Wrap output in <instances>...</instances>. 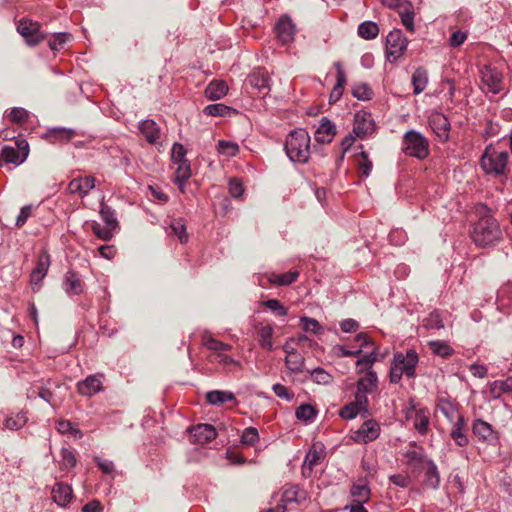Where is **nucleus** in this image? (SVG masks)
I'll use <instances>...</instances> for the list:
<instances>
[{"mask_svg":"<svg viewBox=\"0 0 512 512\" xmlns=\"http://www.w3.org/2000/svg\"><path fill=\"white\" fill-rule=\"evenodd\" d=\"M471 237L478 247L485 248L496 245L502 239V232L497 220L485 215L474 224Z\"/></svg>","mask_w":512,"mask_h":512,"instance_id":"obj_1","label":"nucleus"},{"mask_svg":"<svg viewBox=\"0 0 512 512\" xmlns=\"http://www.w3.org/2000/svg\"><path fill=\"white\" fill-rule=\"evenodd\" d=\"M288 158L295 163L304 164L310 158V136L304 129L291 131L284 145Z\"/></svg>","mask_w":512,"mask_h":512,"instance_id":"obj_2","label":"nucleus"},{"mask_svg":"<svg viewBox=\"0 0 512 512\" xmlns=\"http://www.w3.org/2000/svg\"><path fill=\"white\" fill-rule=\"evenodd\" d=\"M509 155L506 151H497L489 144L480 157V167L486 175L506 176Z\"/></svg>","mask_w":512,"mask_h":512,"instance_id":"obj_3","label":"nucleus"},{"mask_svg":"<svg viewBox=\"0 0 512 512\" xmlns=\"http://www.w3.org/2000/svg\"><path fill=\"white\" fill-rule=\"evenodd\" d=\"M418 360V354L414 350H408L405 354H394L389 374L390 382L398 383L403 375L408 378L415 377Z\"/></svg>","mask_w":512,"mask_h":512,"instance_id":"obj_4","label":"nucleus"},{"mask_svg":"<svg viewBox=\"0 0 512 512\" xmlns=\"http://www.w3.org/2000/svg\"><path fill=\"white\" fill-rule=\"evenodd\" d=\"M403 151L409 156L425 159L429 154L428 140L420 132L409 130L403 136Z\"/></svg>","mask_w":512,"mask_h":512,"instance_id":"obj_5","label":"nucleus"},{"mask_svg":"<svg viewBox=\"0 0 512 512\" xmlns=\"http://www.w3.org/2000/svg\"><path fill=\"white\" fill-rule=\"evenodd\" d=\"M408 40L400 29L392 30L386 38V58L389 62L398 60L407 49Z\"/></svg>","mask_w":512,"mask_h":512,"instance_id":"obj_6","label":"nucleus"},{"mask_svg":"<svg viewBox=\"0 0 512 512\" xmlns=\"http://www.w3.org/2000/svg\"><path fill=\"white\" fill-rule=\"evenodd\" d=\"M481 84L483 89L493 94H498L503 89V74L490 65L480 69Z\"/></svg>","mask_w":512,"mask_h":512,"instance_id":"obj_7","label":"nucleus"},{"mask_svg":"<svg viewBox=\"0 0 512 512\" xmlns=\"http://www.w3.org/2000/svg\"><path fill=\"white\" fill-rule=\"evenodd\" d=\"M380 435V425L373 419L365 421L356 430L352 436V439L356 443L367 444L376 440Z\"/></svg>","mask_w":512,"mask_h":512,"instance_id":"obj_8","label":"nucleus"},{"mask_svg":"<svg viewBox=\"0 0 512 512\" xmlns=\"http://www.w3.org/2000/svg\"><path fill=\"white\" fill-rule=\"evenodd\" d=\"M103 379L104 375L101 373L89 375L77 383L78 393L85 397H93L104 389Z\"/></svg>","mask_w":512,"mask_h":512,"instance_id":"obj_9","label":"nucleus"},{"mask_svg":"<svg viewBox=\"0 0 512 512\" xmlns=\"http://www.w3.org/2000/svg\"><path fill=\"white\" fill-rule=\"evenodd\" d=\"M429 125L436 134L439 141L445 143L449 139L450 122L448 118L440 112H434L429 117Z\"/></svg>","mask_w":512,"mask_h":512,"instance_id":"obj_10","label":"nucleus"},{"mask_svg":"<svg viewBox=\"0 0 512 512\" xmlns=\"http://www.w3.org/2000/svg\"><path fill=\"white\" fill-rule=\"evenodd\" d=\"M295 26L287 15L282 16L275 26V33L277 39L283 44H289L294 40L295 37Z\"/></svg>","mask_w":512,"mask_h":512,"instance_id":"obj_11","label":"nucleus"},{"mask_svg":"<svg viewBox=\"0 0 512 512\" xmlns=\"http://www.w3.org/2000/svg\"><path fill=\"white\" fill-rule=\"evenodd\" d=\"M50 266V255L46 250L39 253L36 267L32 270L30 276V283L33 289L40 285L43 278L46 276Z\"/></svg>","mask_w":512,"mask_h":512,"instance_id":"obj_12","label":"nucleus"},{"mask_svg":"<svg viewBox=\"0 0 512 512\" xmlns=\"http://www.w3.org/2000/svg\"><path fill=\"white\" fill-rule=\"evenodd\" d=\"M472 431L480 441L488 444H494L498 441L497 433L494 432L492 426L482 419L474 420Z\"/></svg>","mask_w":512,"mask_h":512,"instance_id":"obj_13","label":"nucleus"},{"mask_svg":"<svg viewBox=\"0 0 512 512\" xmlns=\"http://www.w3.org/2000/svg\"><path fill=\"white\" fill-rule=\"evenodd\" d=\"M188 430L193 441L199 444L209 443L217 436L215 427L210 424H198Z\"/></svg>","mask_w":512,"mask_h":512,"instance_id":"obj_14","label":"nucleus"},{"mask_svg":"<svg viewBox=\"0 0 512 512\" xmlns=\"http://www.w3.org/2000/svg\"><path fill=\"white\" fill-rule=\"evenodd\" d=\"M374 131V121L371 114L366 112H357L354 117L353 132L359 138H364Z\"/></svg>","mask_w":512,"mask_h":512,"instance_id":"obj_15","label":"nucleus"},{"mask_svg":"<svg viewBox=\"0 0 512 512\" xmlns=\"http://www.w3.org/2000/svg\"><path fill=\"white\" fill-rule=\"evenodd\" d=\"M96 179L93 176L78 177L71 180L68 190L72 194H78L81 198L87 196L95 187Z\"/></svg>","mask_w":512,"mask_h":512,"instance_id":"obj_16","label":"nucleus"},{"mask_svg":"<svg viewBox=\"0 0 512 512\" xmlns=\"http://www.w3.org/2000/svg\"><path fill=\"white\" fill-rule=\"evenodd\" d=\"M247 82L260 93L263 92L264 95H267L270 90V77L264 69H258L252 72L248 76Z\"/></svg>","mask_w":512,"mask_h":512,"instance_id":"obj_17","label":"nucleus"},{"mask_svg":"<svg viewBox=\"0 0 512 512\" xmlns=\"http://www.w3.org/2000/svg\"><path fill=\"white\" fill-rule=\"evenodd\" d=\"M336 134L335 125L326 117L320 121V125L314 133V138L318 143H330Z\"/></svg>","mask_w":512,"mask_h":512,"instance_id":"obj_18","label":"nucleus"},{"mask_svg":"<svg viewBox=\"0 0 512 512\" xmlns=\"http://www.w3.org/2000/svg\"><path fill=\"white\" fill-rule=\"evenodd\" d=\"M352 503L365 504L371 497V489L364 479L354 482L350 488Z\"/></svg>","mask_w":512,"mask_h":512,"instance_id":"obj_19","label":"nucleus"},{"mask_svg":"<svg viewBox=\"0 0 512 512\" xmlns=\"http://www.w3.org/2000/svg\"><path fill=\"white\" fill-rule=\"evenodd\" d=\"M72 488L65 483L57 482L52 489V498L57 505L67 506L72 499Z\"/></svg>","mask_w":512,"mask_h":512,"instance_id":"obj_20","label":"nucleus"},{"mask_svg":"<svg viewBox=\"0 0 512 512\" xmlns=\"http://www.w3.org/2000/svg\"><path fill=\"white\" fill-rule=\"evenodd\" d=\"M39 25L36 22L22 20L18 24L17 31L25 38L30 45H35L39 42L37 36Z\"/></svg>","mask_w":512,"mask_h":512,"instance_id":"obj_21","label":"nucleus"},{"mask_svg":"<svg viewBox=\"0 0 512 512\" xmlns=\"http://www.w3.org/2000/svg\"><path fill=\"white\" fill-rule=\"evenodd\" d=\"M204 93L208 100L216 101L228 93V85L223 80H213L207 85Z\"/></svg>","mask_w":512,"mask_h":512,"instance_id":"obj_22","label":"nucleus"},{"mask_svg":"<svg viewBox=\"0 0 512 512\" xmlns=\"http://www.w3.org/2000/svg\"><path fill=\"white\" fill-rule=\"evenodd\" d=\"M64 290L68 295H79L83 291V283L74 271H68L65 274Z\"/></svg>","mask_w":512,"mask_h":512,"instance_id":"obj_23","label":"nucleus"},{"mask_svg":"<svg viewBox=\"0 0 512 512\" xmlns=\"http://www.w3.org/2000/svg\"><path fill=\"white\" fill-rule=\"evenodd\" d=\"M464 428H465L464 417L462 415L458 414L457 419L451 429L450 436L455 441V443L460 447L466 446L468 444V437L464 433Z\"/></svg>","mask_w":512,"mask_h":512,"instance_id":"obj_24","label":"nucleus"},{"mask_svg":"<svg viewBox=\"0 0 512 512\" xmlns=\"http://www.w3.org/2000/svg\"><path fill=\"white\" fill-rule=\"evenodd\" d=\"M334 67L336 68L337 81L330 93V102H336L341 98L346 84V76L341 63L335 62Z\"/></svg>","mask_w":512,"mask_h":512,"instance_id":"obj_25","label":"nucleus"},{"mask_svg":"<svg viewBox=\"0 0 512 512\" xmlns=\"http://www.w3.org/2000/svg\"><path fill=\"white\" fill-rule=\"evenodd\" d=\"M427 470L424 476V484L426 487L436 490L440 485V474L435 462L426 460Z\"/></svg>","mask_w":512,"mask_h":512,"instance_id":"obj_26","label":"nucleus"},{"mask_svg":"<svg viewBox=\"0 0 512 512\" xmlns=\"http://www.w3.org/2000/svg\"><path fill=\"white\" fill-rule=\"evenodd\" d=\"M139 129L150 144H156L159 139V127L155 121L147 119L141 122Z\"/></svg>","mask_w":512,"mask_h":512,"instance_id":"obj_27","label":"nucleus"},{"mask_svg":"<svg viewBox=\"0 0 512 512\" xmlns=\"http://www.w3.org/2000/svg\"><path fill=\"white\" fill-rule=\"evenodd\" d=\"M430 424V412L426 408H421L415 411L414 427L421 434H427Z\"/></svg>","mask_w":512,"mask_h":512,"instance_id":"obj_28","label":"nucleus"},{"mask_svg":"<svg viewBox=\"0 0 512 512\" xmlns=\"http://www.w3.org/2000/svg\"><path fill=\"white\" fill-rule=\"evenodd\" d=\"M74 135L75 131L73 129L64 127L51 128L46 133V137L52 142H68L74 137Z\"/></svg>","mask_w":512,"mask_h":512,"instance_id":"obj_29","label":"nucleus"},{"mask_svg":"<svg viewBox=\"0 0 512 512\" xmlns=\"http://www.w3.org/2000/svg\"><path fill=\"white\" fill-rule=\"evenodd\" d=\"M428 84V74L426 69L419 67L412 75L413 94L418 95L423 92Z\"/></svg>","mask_w":512,"mask_h":512,"instance_id":"obj_30","label":"nucleus"},{"mask_svg":"<svg viewBox=\"0 0 512 512\" xmlns=\"http://www.w3.org/2000/svg\"><path fill=\"white\" fill-rule=\"evenodd\" d=\"M378 384V378L374 371L369 370L365 376L359 379L357 382V389L368 394L372 393Z\"/></svg>","mask_w":512,"mask_h":512,"instance_id":"obj_31","label":"nucleus"},{"mask_svg":"<svg viewBox=\"0 0 512 512\" xmlns=\"http://www.w3.org/2000/svg\"><path fill=\"white\" fill-rule=\"evenodd\" d=\"M206 400L211 405L220 406L225 402L234 400V394L229 391L213 390L206 394Z\"/></svg>","mask_w":512,"mask_h":512,"instance_id":"obj_32","label":"nucleus"},{"mask_svg":"<svg viewBox=\"0 0 512 512\" xmlns=\"http://www.w3.org/2000/svg\"><path fill=\"white\" fill-rule=\"evenodd\" d=\"M204 114L213 117H225L231 113H237L235 109L222 103L210 104L203 110Z\"/></svg>","mask_w":512,"mask_h":512,"instance_id":"obj_33","label":"nucleus"},{"mask_svg":"<svg viewBox=\"0 0 512 512\" xmlns=\"http://www.w3.org/2000/svg\"><path fill=\"white\" fill-rule=\"evenodd\" d=\"M2 158L5 162L18 166L26 160V155L23 156L15 147L4 146L2 148Z\"/></svg>","mask_w":512,"mask_h":512,"instance_id":"obj_34","label":"nucleus"},{"mask_svg":"<svg viewBox=\"0 0 512 512\" xmlns=\"http://www.w3.org/2000/svg\"><path fill=\"white\" fill-rule=\"evenodd\" d=\"M299 276L298 271H290L280 275L273 274L268 277V282L270 284L278 285V286H286L290 285L297 280Z\"/></svg>","mask_w":512,"mask_h":512,"instance_id":"obj_35","label":"nucleus"},{"mask_svg":"<svg viewBox=\"0 0 512 512\" xmlns=\"http://www.w3.org/2000/svg\"><path fill=\"white\" fill-rule=\"evenodd\" d=\"M357 32L361 38L371 40L378 36L379 27L373 21H365L358 26Z\"/></svg>","mask_w":512,"mask_h":512,"instance_id":"obj_36","label":"nucleus"},{"mask_svg":"<svg viewBox=\"0 0 512 512\" xmlns=\"http://www.w3.org/2000/svg\"><path fill=\"white\" fill-rule=\"evenodd\" d=\"M432 353L440 357H449L453 353V348L446 342L440 340H432L427 343Z\"/></svg>","mask_w":512,"mask_h":512,"instance_id":"obj_37","label":"nucleus"},{"mask_svg":"<svg viewBox=\"0 0 512 512\" xmlns=\"http://www.w3.org/2000/svg\"><path fill=\"white\" fill-rule=\"evenodd\" d=\"M169 228H170L169 233L177 236V238L179 239V241L181 243H185L188 241V235L186 233V226H185L183 219H181V218L173 219L169 225Z\"/></svg>","mask_w":512,"mask_h":512,"instance_id":"obj_38","label":"nucleus"},{"mask_svg":"<svg viewBox=\"0 0 512 512\" xmlns=\"http://www.w3.org/2000/svg\"><path fill=\"white\" fill-rule=\"evenodd\" d=\"M100 216H101V219L103 220V222L105 223L106 226H108V227H110V228H112L114 230L118 227V221H117V218H116V213L108 205L101 204Z\"/></svg>","mask_w":512,"mask_h":512,"instance_id":"obj_39","label":"nucleus"},{"mask_svg":"<svg viewBox=\"0 0 512 512\" xmlns=\"http://www.w3.org/2000/svg\"><path fill=\"white\" fill-rule=\"evenodd\" d=\"M295 416L298 420L312 422L317 416V411L312 405L302 404L296 409Z\"/></svg>","mask_w":512,"mask_h":512,"instance_id":"obj_40","label":"nucleus"},{"mask_svg":"<svg viewBox=\"0 0 512 512\" xmlns=\"http://www.w3.org/2000/svg\"><path fill=\"white\" fill-rule=\"evenodd\" d=\"M352 95L358 100H370L373 95V91L367 83L358 82L352 87Z\"/></svg>","mask_w":512,"mask_h":512,"instance_id":"obj_41","label":"nucleus"},{"mask_svg":"<svg viewBox=\"0 0 512 512\" xmlns=\"http://www.w3.org/2000/svg\"><path fill=\"white\" fill-rule=\"evenodd\" d=\"M273 328L271 326H263L258 330L259 344L262 348L271 351L273 349L272 336Z\"/></svg>","mask_w":512,"mask_h":512,"instance_id":"obj_42","label":"nucleus"},{"mask_svg":"<svg viewBox=\"0 0 512 512\" xmlns=\"http://www.w3.org/2000/svg\"><path fill=\"white\" fill-rule=\"evenodd\" d=\"M304 363V358L297 352L291 354L290 356H286L285 358V364L287 368L294 373L302 372Z\"/></svg>","mask_w":512,"mask_h":512,"instance_id":"obj_43","label":"nucleus"},{"mask_svg":"<svg viewBox=\"0 0 512 512\" xmlns=\"http://www.w3.org/2000/svg\"><path fill=\"white\" fill-rule=\"evenodd\" d=\"M27 422V417L24 412H19L15 416L7 417L5 420V427L9 430H19Z\"/></svg>","mask_w":512,"mask_h":512,"instance_id":"obj_44","label":"nucleus"},{"mask_svg":"<svg viewBox=\"0 0 512 512\" xmlns=\"http://www.w3.org/2000/svg\"><path fill=\"white\" fill-rule=\"evenodd\" d=\"M361 413H364V410L360 409L358 405L352 401L340 409L339 416L345 420H352Z\"/></svg>","mask_w":512,"mask_h":512,"instance_id":"obj_45","label":"nucleus"},{"mask_svg":"<svg viewBox=\"0 0 512 512\" xmlns=\"http://www.w3.org/2000/svg\"><path fill=\"white\" fill-rule=\"evenodd\" d=\"M399 15L404 27L408 31L414 32V12L412 10L411 4L406 5V8L399 10Z\"/></svg>","mask_w":512,"mask_h":512,"instance_id":"obj_46","label":"nucleus"},{"mask_svg":"<svg viewBox=\"0 0 512 512\" xmlns=\"http://www.w3.org/2000/svg\"><path fill=\"white\" fill-rule=\"evenodd\" d=\"M217 150L220 154L233 157L239 152V146L235 142L220 140L217 144Z\"/></svg>","mask_w":512,"mask_h":512,"instance_id":"obj_47","label":"nucleus"},{"mask_svg":"<svg viewBox=\"0 0 512 512\" xmlns=\"http://www.w3.org/2000/svg\"><path fill=\"white\" fill-rule=\"evenodd\" d=\"M300 323L306 332H311L315 335L322 333L323 328L316 319L303 316L300 318Z\"/></svg>","mask_w":512,"mask_h":512,"instance_id":"obj_48","label":"nucleus"},{"mask_svg":"<svg viewBox=\"0 0 512 512\" xmlns=\"http://www.w3.org/2000/svg\"><path fill=\"white\" fill-rule=\"evenodd\" d=\"M310 373L312 380L321 385H327L332 381V376L322 368H315L313 370H307Z\"/></svg>","mask_w":512,"mask_h":512,"instance_id":"obj_49","label":"nucleus"},{"mask_svg":"<svg viewBox=\"0 0 512 512\" xmlns=\"http://www.w3.org/2000/svg\"><path fill=\"white\" fill-rule=\"evenodd\" d=\"M203 344L212 351L220 352V351H227L232 348L231 345L223 343L211 336H204L203 337Z\"/></svg>","mask_w":512,"mask_h":512,"instance_id":"obj_50","label":"nucleus"},{"mask_svg":"<svg viewBox=\"0 0 512 512\" xmlns=\"http://www.w3.org/2000/svg\"><path fill=\"white\" fill-rule=\"evenodd\" d=\"M423 325L427 329H442L444 324L439 312L434 311L423 320Z\"/></svg>","mask_w":512,"mask_h":512,"instance_id":"obj_51","label":"nucleus"},{"mask_svg":"<svg viewBox=\"0 0 512 512\" xmlns=\"http://www.w3.org/2000/svg\"><path fill=\"white\" fill-rule=\"evenodd\" d=\"M259 440L258 430L254 427H247L243 430L241 435V443L247 446H252Z\"/></svg>","mask_w":512,"mask_h":512,"instance_id":"obj_52","label":"nucleus"},{"mask_svg":"<svg viewBox=\"0 0 512 512\" xmlns=\"http://www.w3.org/2000/svg\"><path fill=\"white\" fill-rule=\"evenodd\" d=\"M489 393L493 399H498L504 393H509L508 388L506 387V380H497L489 383Z\"/></svg>","mask_w":512,"mask_h":512,"instance_id":"obj_53","label":"nucleus"},{"mask_svg":"<svg viewBox=\"0 0 512 512\" xmlns=\"http://www.w3.org/2000/svg\"><path fill=\"white\" fill-rule=\"evenodd\" d=\"M10 120L17 124L26 122L29 118V111L21 107H14L9 113Z\"/></svg>","mask_w":512,"mask_h":512,"instance_id":"obj_54","label":"nucleus"},{"mask_svg":"<svg viewBox=\"0 0 512 512\" xmlns=\"http://www.w3.org/2000/svg\"><path fill=\"white\" fill-rule=\"evenodd\" d=\"M263 305L278 316L284 317L287 315V309L277 299H269L267 301H264Z\"/></svg>","mask_w":512,"mask_h":512,"instance_id":"obj_55","label":"nucleus"},{"mask_svg":"<svg viewBox=\"0 0 512 512\" xmlns=\"http://www.w3.org/2000/svg\"><path fill=\"white\" fill-rule=\"evenodd\" d=\"M174 175L176 179L187 180L191 177V167L189 161H184L176 164Z\"/></svg>","mask_w":512,"mask_h":512,"instance_id":"obj_56","label":"nucleus"},{"mask_svg":"<svg viewBox=\"0 0 512 512\" xmlns=\"http://www.w3.org/2000/svg\"><path fill=\"white\" fill-rule=\"evenodd\" d=\"M186 150L180 143H174L171 150V160L173 164L188 161L186 159Z\"/></svg>","mask_w":512,"mask_h":512,"instance_id":"obj_57","label":"nucleus"},{"mask_svg":"<svg viewBox=\"0 0 512 512\" xmlns=\"http://www.w3.org/2000/svg\"><path fill=\"white\" fill-rule=\"evenodd\" d=\"M61 455V467L63 469H70L75 466L76 458L74 454L67 448H62L60 451Z\"/></svg>","mask_w":512,"mask_h":512,"instance_id":"obj_58","label":"nucleus"},{"mask_svg":"<svg viewBox=\"0 0 512 512\" xmlns=\"http://www.w3.org/2000/svg\"><path fill=\"white\" fill-rule=\"evenodd\" d=\"M93 232L96 234L98 238L104 241H108L112 238L113 230L112 228L105 225V227H102L99 223L94 222L92 224Z\"/></svg>","mask_w":512,"mask_h":512,"instance_id":"obj_59","label":"nucleus"},{"mask_svg":"<svg viewBox=\"0 0 512 512\" xmlns=\"http://www.w3.org/2000/svg\"><path fill=\"white\" fill-rule=\"evenodd\" d=\"M69 38L70 35L67 33H58L49 40V47L52 50H60L63 48L64 44L69 40Z\"/></svg>","mask_w":512,"mask_h":512,"instance_id":"obj_60","label":"nucleus"},{"mask_svg":"<svg viewBox=\"0 0 512 512\" xmlns=\"http://www.w3.org/2000/svg\"><path fill=\"white\" fill-rule=\"evenodd\" d=\"M359 170L361 176L368 177L372 170V162L368 158V154L366 152H361L359 159Z\"/></svg>","mask_w":512,"mask_h":512,"instance_id":"obj_61","label":"nucleus"},{"mask_svg":"<svg viewBox=\"0 0 512 512\" xmlns=\"http://www.w3.org/2000/svg\"><path fill=\"white\" fill-rule=\"evenodd\" d=\"M57 431L61 434L70 433L75 436L81 437V431L77 428H74L72 423L68 420L59 421L56 425Z\"/></svg>","mask_w":512,"mask_h":512,"instance_id":"obj_62","label":"nucleus"},{"mask_svg":"<svg viewBox=\"0 0 512 512\" xmlns=\"http://www.w3.org/2000/svg\"><path fill=\"white\" fill-rule=\"evenodd\" d=\"M228 188L230 195L234 198L241 197L244 192L242 183L236 178L229 180Z\"/></svg>","mask_w":512,"mask_h":512,"instance_id":"obj_63","label":"nucleus"},{"mask_svg":"<svg viewBox=\"0 0 512 512\" xmlns=\"http://www.w3.org/2000/svg\"><path fill=\"white\" fill-rule=\"evenodd\" d=\"M467 39V33L461 30L454 31L449 38V45L451 47H459Z\"/></svg>","mask_w":512,"mask_h":512,"instance_id":"obj_64","label":"nucleus"}]
</instances>
